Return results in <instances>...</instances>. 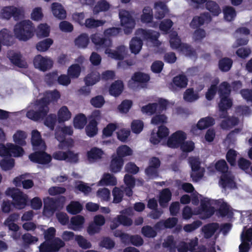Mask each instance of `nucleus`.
<instances>
[{
  "label": "nucleus",
  "mask_w": 252,
  "mask_h": 252,
  "mask_svg": "<svg viewBox=\"0 0 252 252\" xmlns=\"http://www.w3.org/2000/svg\"><path fill=\"white\" fill-rule=\"evenodd\" d=\"M60 92L57 90L51 91L47 93V95L45 96L40 99H37L35 102V105L37 110H29L27 114V117L34 121H37L43 119L47 115L49 111V105L51 101H57L60 98Z\"/></svg>",
  "instance_id": "1"
},
{
  "label": "nucleus",
  "mask_w": 252,
  "mask_h": 252,
  "mask_svg": "<svg viewBox=\"0 0 252 252\" xmlns=\"http://www.w3.org/2000/svg\"><path fill=\"white\" fill-rule=\"evenodd\" d=\"M231 85L227 81L222 82L218 88V93L220 98L219 108L221 111L230 109L232 106V99L230 98Z\"/></svg>",
  "instance_id": "2"
},
{
  "label": "nucleus",
  "mask_w": 252,
  "mask_h": 252,
  "mask_svg": "<svg viewBox=\"0 0 252 252\" xmlns=\"http://www.w3.org/2000/svg\"><path fill=\"white\" fill-rule=\"evenodd\" d=\"M34 28L30 20H23L14 27V34L19 40L26 41L33 36Z\"/></svg>",
  "instance_id": "3"
},
{
  "label": "nucleus",
  "mask_w": 252,
  "mask_h": 252,
  "mask_svg": "<svg viewBox=\"0 0 252 252\" xmlns=\"http://www.w3.org/2000/svg\"><path fill=\"white\" fill-rule=\"evenodd\" d=\"M5 194L12 198L13 205L16 208L22 209L27 205L28 196L18 189L8 188L5 191Z\"/></svg>",
  "instance_id": "4"
},
{
  "label": "nucleus",
  "mask_w": 252,
  "mask_h": 252,
  "mask_svg": "<svg viewBox=\"0 0 252 252\" xmlns=\"http://www.w3.org/2000/svg\"><path fill=\"white\" fill-rule=\"evenodd\" d=\"M65 246V243L59 237L44 242L39 246V252H58Z\"/></svg>",
  "instance_id": "5"
},
{
  "label": "nucleus",
  "mask_w": 252,
  "mask_h": 252,
  "mask_svg": "<svg viewBox=\"0 0 252 252\" xmlns=\"http://www.w3.org/2000/svg\"><path fill=\"white\" fill-rule=\"evenodd\" d=\"M40 149L41 150H37L31 153L29 156V159L33 163L42 165L49 164L52 161V156L46 153L43 148Z\"/></svg>",
  "instance_id": "6"
},
{
  "label": "nucleus",
  "mask_w": 252,
  "mask_h": 252,
  "mask_svg": "<svg viewBox=\"0 0 252 252\" xmlns=\"http://www.w3.org/2000/svg\"><path fill=\"white\" fill-rule=\"evenodd\" d=\"M189 162L191 167L192 172L190 177L192 181L197 182L199 181L204 175V171H199L201 162L198 158L191 157L189 158Z\"/></svg>",
  "instance_id": "7"
},
{
  "label": "nucleus",
  "mask_w": 252,
  "mask_h": 252,
  "mask_svg": "<svg viewBox=\"0 0 252 252\" xmlns=\"http://www.w3.org/2000/svg\"><path fill=\"white\" fill-rule=\"evenodd\" d=\"M119 17L121 25L126 28V33L130 32L135 26V21L129 11L122 9L119 12Z\"/></svg>",
  "instance_id": "8"
},
{
  "label": "nucleus",
  "mask_w": 252,
  "mask_h": 252,
  "mask_svg": "<svg viewBox=\"0 0 252 252\" xmlns=\"http://www.w3.org/2000/svg\"><path fill=\"white\" fill-rule=\"evenodd\" d=\"M187 139L185 132L181 130H178L172 133L168 138L167 146L172 149H177L180 147L182 142Z\"/></svg>",
  "instance_id": "9"
},
{
  "label": "nucleus",
  "mask_w": 252,
  "mask_h": 252,
  "mask_svg": "<svg viewBox=\"0 0 252 252\" xmlns=\"http://www.w3.org/2000/svg\"><path fill=\"white\" fill-rule=\"evenodd\" d=\"M198 212V214L202 216V219H206L210 218L214 214L215 208L211 206L210 200L206 198L201 200Z\"/></svg>",
  "instance_id": "10"
},
{
  "label": "nucleus",
  "mask_w": 252,
  "mask_h": 252,
  "mask_svg": "<svg viewBox=\"0 0 252 252\" xmlns=\"http://www.w3.org/2000/svg\"><path fill=\"white\" fill-rule=\"evenodd\" d=\"M33 63L36 68L42 71L50 69L53 65V62L51 59L43 57L41 55H36L33 59Z\"/></svg>",
  "instance_id": "11"
},
{
  "label": "nucleus",
  "mask_w": 252,
  "mask_h": 252,
  "mask_svg": "<svg viewBox=\"0 0 252 252\" xmlns=\"http://www.w3.org/2000/svg\"><path fill=\"white\" fill-rule=\"evenodd\" d=\"M7 57L15 66L21 68H26L28 67L27 63L22 59V56L20 53H16L13 51H9L7 53Z\"/></svg>",
  "instance_id": "12"
},
{
  "label": "nucleus",
  "mask_w": 252,
  "mask_h": 252,
  "mask_svg": "<svg viewBox=\"0 0 252 252\" xmlns=\"http://www.w3.org/2000/svg\"><path fill=\"white\" fill-rule=\"evenodd\" d=\"M91 39L92 42L99 48H107L112 45V41L110 39L104 37L103 35L98 33L93 34Z\"/></svg>",
  "instance_id": "13"
},
{
  "label": "nucleus",
  "mask_w": 252,
  "mask_h": 252,
  "mask_svg": "<svg viewBox=\"0 0 252 252\" xmlns=\"http://www.w3.org/2000/svg\"><path fill=\"white\" fill-rule=\"evenodd\" d=\"M1 17L7 20L13 17L15 20L19 19L21 15V10L13 6L4 7L0 12Z\"/></svg>",
  "instance_id": "14"
},
{
  "label": "nucleus",
  "mask_w": 252,
  "mask_h": 252,
  "mask_svg": "<svg viewBox=\"0 0 252 252\" xmlns=\"http://www.w3.org/2000/svg\"><path fill=\"white\" fill-rule=\"evenodd\" d=\"M169 134V129L165 126L161 125L158 127L157 136L154 132L151 133L150 141L154 145H157L161 139L166 138Z\"/></svg>",
  "instance_id": "15"
},
{
  "label": "nucleus",
  "mask_w": 252,
  "mask_h": 252,
  "mask_svg": "<svg viewBox=\"0 0 252 252\" xmlns=\"http://www.w3.org/2000/svg\"><path fill=\"white\" fill-rule=\"evenodd\" d=\"M105 52L108 54L109 57L116 60L121 61L124 60L126 55L127 49L124 45H120L118 46L115 50L107 48Z\"/></svg>",
  "instance_id": "16"
},
{
  "label": "nucleus",
  "mask_w": 252,
  "mask_h": 252,
  "mask_svg": "<svg viewBox=\"0 0 252 252\" xmlns=\"http://www.w3.org/2000/svg\"><path fill=\"white\" fill-rule=\"evenodd\" d=\"M212 20L210 14L208 12H204L200 14V16L193 17L190 26L192 29H197L202 26L205 22L209 23Z\"/></svg>",
  "instance_id": "17"
},
{
  "label": "nucleus",
  "mask_w": 252,
  "mask_h": 252,
  "mask_svg": "<svg viewBox=\"0 0 252 252\" xmlns=\"http://www.w3.org/2000/svg\"><path fill=\"white\" fill-rule=\"evenodd\" d=\"M65 197L61 196L57 198L47 197L44 200V207L51 211H55L60 206L61 202H63Z\"/></svg>",
  "instance_id": "18"
},
{
  "label": "nucleus",
  "mask_w": 252,
  "mask_h": 252,
  "mask_svg": "<svg viewBox=\"0 0 252 252\" xmlns=\"http://www.w3.org/2000/svg\"><path fill=\"white\" fill-rule=\"evenodd\" d=\"M135 34L142 37L144 39L156 41L159 37V33L152 30L138 29L136 31Z\"/></svg>",
  "instance_id": "19"
},
{
  "label": "nucleus",
  "mask_w": 252,
  "mask_h": 252,
  "mask_svg": "<svg viewBox=\"0 0 252 252\" xmlns=\"http://www.w3.org/2000/svg\"><path fill=\"white\" fill-rule=\"evenodd\" d=\"M31 142L34 150L43 148L46 150V146L44 141L42 139L40 132L37 130H33L32 132Z\"/></svg>",
  "instance_id": "20"
},
{
  "label": "nucleus",
  "mask_w": 252,
  "mask_h": 252,
  "mask_svg": "<svg viewBox=\"0 0 252 252\" xmlns=\"http://www.w3.org/2000/svg\"><path fill=\"white\" fill-rule=\"evenodd\" d=\"M219 184L222 188L224 189L226 187L233 188L236 186L234 177L228 171L221 174Z\"/></svg>",
  "instance_id": "21"
},
{
  "label": "nucleus",
  "mask_w": 252,
  "mask_h": 252,
  "mask_svg": "<svg viewBox=\"0 0 252 252\" xmlns=\"http://www.w3.org/2000/svg\"><path fill=\"white\" fill-rule=\"evenodd\" d=\"M155 17L158 20L163 19L169 12L166 4L162 1L156 2L154 4Z\"/></svg>",
  "instance_id": "22"
},
{
  "label": "nucleus",
  "mask_w": 252,
  "mask_h": 252,
  "mask_svg": "<svg viewBox=\"0 0 252 252\" xmlns=\"http://www.w3.org/2000/svg\"><path fill=\"white\" fill-rule=\"evenodd\" d=\"M51 10L57 18L63 20L66 17V12L63 5L58 2H53L51 5Z\"/></svg>",
  "instance_id": "23"
},
{
  "label": "nucleus",
  "mask_w": 252,
  "mask_h": 252,
  "mask_svg": "<svg viewBox=\"0 0 252 252\" xmlns=\"http://www.w3.org/2000/svg\"><path fill=\"white\" fill-rule=\"evenodd\" d=\"M124 164V158L113 155L109 167L110 171L114 173L119 172L121 170Z\"/></svg>",
  "instance_id": "24"
},
{
  "label": "nucleus",
  "mask_w": 252,
  "mask_h": 252,
  "mask_svg": "<svg viewBox=\"0 0 252 252\" xmlns=\"http://www.w3.org/2000/svg\"><path fill=\"white\" fill-rule=\"evenodd\" d=\"M219 228V224L217 222H212L204 225L202 230L204 236L206 239L212 237Z\"/></svg>",
  "instance_id": "25"
},
{
  "label": "nucleus",
  "mask_w": 252,
  "mask_h": 252,
  "mask_svg": "<svg viewBox=\"0 0 252 252\" xmlns=\"http://www.w3.org/2000/svg\"><path fill=\"white\" fill-rule=\"evenodd\" d=\"M217 214L218 216L222 218L227 217L228 218H231L233 216L231 207L225 202H223L220 204L217 211Z\"/></svg>",
  "instance_id": "26"
},
{
  "label": "nucleus",
  "mask_w": 252,
  "mask_h": 252,
  "mask_svg": "<svg viewBox=\"0 0 252 252\" xmlns=\"http://www.w3.org/2000/svg\"><path fill=\"white\" fill-rule=\"evenodd\" d=\"M188 79L184 74H179L175 76L171 83V86L176 88H185L188 85Z\"/></svg>",
  "instance_id": "27"
},
{
  "label": "nucleus",
  "mask_w": 252,
  "mask_h": 252,
  "mask_svg": "<svg viewBox=\"0 0 252 252\" xmlns=\"http://www.w3.org/2000/svg\"><path fill=\"white\" fill-rule=\"evenodd\" d=\"M0 40L4 45L11 46L14 43V37L10 32L6 29H3L0 31Z\"/></svg>",
  "instance_id": "28"
},
{
  "label": "nucleus",
  "mask_w": 252,
  "mask_h": 252,
  "mask_svg": "<svg viewBox=\"0 0 252 252\" xmlns=\"http://www.w3.org/2000/svg\"><path fill=\"white\" fill-rule=\"evenodd\" d=\"M239 120L236 117H228L221 121L220 126L223 130H228L238 125Z\"/></svg>",
  "instance_id": "29"
},
{
  "label": "nucleus",
  "mask_w": 252,
  "mask_h": 252,
  "mask_svg": "<svg viewBox=\"0 0 252 252\" xmlns=\"http://www.w3.org/2000/svg\"><path fill=\"white\" fill-rule=\"evenodd\" d=\"M7 146H9L8 157L11 156L20 157L22 156L24 154V150L21 146L10 143H7Z\"/></svg>",
  "instance_id": "30"
},
{
  "label": "nucleus",
  "mask_w": 252,
  "mask_h": 252,
  "mask_svg": "<svg viewBox=\"0 0 252 252\" xmlns=\"http://www.w3.org/2000/svg\"><path fill=\"white\" fill-rule=\"evenodd\" d=\"M124 89V84L122 81L117 80L110 86L109 90V94L114 96L120 95Z\"/></svg>",
  "instance_id": "31"
},
{
  "label": "nucleus",
  "mask_w": 252,
  "mask_h": 252,
  "mask_svg": "<svg viewBox=\"0 0 252 252\" xmlns=\"http://www.w3.org/2000/svg\"><path fill=\"white\" fill-rule=\"evenodd\" d=\"M233 60L228 57H223L218 62V68L222 72L229 71L233 65Z\"/></svg>",
  "instance_id": "32"
},
{
  "label": "nucleus",
  "mask_w": 252,
  "mask_h": 252,
  "mask_svg": "<svg viewBox=\"0 0 252 252\" xmlns=\"http://www.w3.org/2000/svg\"><path fill=\"white\" fill-rule=\"evenodd\" d=\"M215 123V119L210 116L200 119L196 124V127L199 130L206 129L213 126Z\"/></svg>",
  "instance_id": "33"
},
{
  "label": "nucleus",
  "mask_w": 252,
  "mask_h": 252,
  "mask_svg": "<svg viewBox=\"0 0 252 252\" xmlns=\"http://www.w3.org/2000/svg\"><path fill=\"white\" fill-rule=\"evenodd\" d=\"M172 193L170 190L168 189H164L160 192L159 197V203L162 207L167 206L168 202L171 199Z\"/></svg>",
  "instance_id": "34"
},
{
  "label": "nucleus",
  "mask_w": 252,
  "mask_h": 252,
  "mask_svg": "<svg viewBox=\"0 0 252 252\" xmlns=\"http://www.w3.org/2000/svg\"><path fill=\"white\" fill-rule=\"evenodd\" d=\"M110 4L106 0H98L93 8V13L97 14L101 12L108 11L110 8Z\"/></svg>",
  "instance_id": "35"
},
{
  "label": "nucleus",
  "mask_w": 252,
  "mask_h": 252,
  "mask_svg": "<svg viewBox=\"0 0 252 252\" xmlns=\"http://www.w3.org/2000/svg\"><path fill=\"white\" fill-rule=\"evenodd\" d=\"M117 179L116 177L110 173H104L101 180L99 182V184L101 186H115L117 184Z\"/></svg>",
  "instance_id": "36"
},
{
  "label": "nucleus",
  "mask_w": 252,
  "mask_h": 252,
  "mask_svg": "<svg viewBox=\"0 0 252 252\" xmlns=\"http://www.w3.org/2000/svg\"><path fill=\"white\" fill-rule=\"evenodd\" d=\"M73 129L71 126H65L61 128V131H57L55 133L56 139L61 142H65V136L66 135H71L73 134Z\"/></svg>",
  "instance_id": "37"
},
{
  "label": "nucleus",
  "mask_w": 252,
  "mask_h": 252,
  "mask_svg": "<svg viewBox=\"0 0 252 252\" xmlns=\"http://www.w3.org/2000/svg\"><path fill=\"white\" fill-rule=\"evenodd\" d=\"M143 45V41L140 38L133 37L129 44V48L132 53L137 54L140 51Z\"/></svg>",
  "instance_id": "38"
},
{
  "label": "nucleus",
  "mask_w": 252,
  "mask_h": 252,
  "mask_svg": "<svg viewBox=\"0 0 252 252\" xmlns=\"http://www.w3.org/2000/svg\"><path fill=\"white\" fill-rule=\"evenodd\" d=\"M100 79V74L97 71H92L85 77L84 81L87 86H91L94 85Z\"/></svg>",
  "instance_id": "39"
},
{
  "label": "nucleus",
  "mask_w": 252,
  "mask_h": 252,
  "mask_svg": "<svg viewBox=\"0 0 252 252\" xmlns=\"http://www.w3.org/2000/svg\"><path fill=\"white\" fill-rule=\"evenodd\" d=\"M98 123L95 120H91L88 125L86 126V134L90 137H93L97 134L98 132Z\"/></svg>",
  "instance_id": "40"
},
{
  "label": "nucleus",
  "mask_w": 252,
  "mask_h": 252,
  "mask_svg": "<svg viewBox=\"0 0 252 252\" xmlns=\"http://www.w3.org/2000/svg\"><path fill=\"white\" fill-rule=\"evenodd\" d=\"M27 135L26 132L23 130H19L13 135V138L14 142L21 146H24L26 145V139Z\"/></svg>",
  "instance_id": "41"
},
{
  "label": "nucleus",
  "mask_w": 252,
  "mask_h": 252,
  "mask_svg": "<svg viewBox=\"0 0 252 252\" xmlns=\"http://www.w3.org/2000/svg\"><path fill=\"white\" fill-rule=\"evenodd\" d=\"M205 7L214 16H218L221 12L220 8L218 4L213 0L207 1L205 3Z\"/></svg>",
  "instance_id": "42"
},
{
  "label": "nucleus",
  "mask_w": 252,
  "mask_h": 252,
  "mask_svg": "<svg viewBox=\"0 0 252 252\" xmlns=\"http://www.w3.org/2000/svg\"><path fill=\"white\" fill-rule=\"evenodd\" d=\"M71 114L66 106H62L58 112V122L60 123L68 121L71 118Z\"/></svg>",
  "instance_id": "43"
},
{
  "label": "nucleus",
  "mask_w": 252,
  "mask_h": 252,
  "mask_svg": "<svg viewBox=\"0 0 252 252\" xmlns=\"http://www.w3.org/2000/svg\"><path fill=\"white\" fill-rule=\"evenodd\" d=\"M150 79L148 74L141 72H136L131 77V80L137 83L145 84L147 83Z\"/></svg>",
  "instance_id": "44"
},
{
  "label": "nucleus",
  "mask_w": 252,
  "mask_h": 252,
  "mask_svg": "<svg viewBox=\"0 0 252 252\" xmlns=\"http://www.w3.org/2000/svg\"><path fill=\"white\" fill-rule=\"evenodd\" d=\"M49 33L50 27L46 23L39 24L36 30V36L39 38L48 37Z\"/></svg>",
  "instance_id": "45"
},
{
  "label": "nucleus",
  "mask_w": 252,
  "mask_h": 252,
  "mask_svg": "<svg viewBox=\"0 0 252 252\" xmlns=\"http://www.w3.org/2000/svg\"><path fill=\"white\" fill-rule=\"evenodd\" d=\"M153 19L152 9L150 6H145L143 9L141 16V20L144 23H150Z\"/></svg>",
  "instance_id": "46"
},
{
  "label": "nucleus",
  "mask_w": 252,
  "mask_h": 252,
  "mask_svg": "<svg viewBox=\"0 0 252 252\" xmlns=\"http://www.w3.org/2000/svg\"><path fill=\"white\" fill-rule=\"evenodd\" d=\"M87 123L86 116L82 113L76 115L73 120V125L75 128L82 129Z\"/></svg>",
  "instance_id": "47"
},
{
  "label": "nucleus",
  "mask_w": 252,
  "mask_h": 252,
  "mask_svg": "<svg viewBox=\"0 0 252 252\" xmlns=\"http://www.w3.org/2000/svg\"><path fill=\"white\" fill-rule=\"evenodd\" d=\"M83 209L82 205L78 201H72L66 207L67 211L70 214L76 215Z\"/></svg>",
  "instance_id": "48"
},
{
  "label": "nucleus",
  "mask_w": 252,
  "mask_h": 252,
  "mask_svg": "<svg viewBox=\"0 0 252 252\" xmlns=\"http://www.w3.org/2000/svg\"><path fill=\"white\" fill-rule=\"evenodd\" d=\"M224 18L225 20L230 22L233 21L236 16V12L233 7L226 6L223 9Z\"/></svg>",
  "instance_id": "49"
},
{
  "label": "nucleus",
  "mask_w": 252,
  "mask_h": 252,
  "mask_svg": "<svg viewBox=\"0 0 252 252\" xmlns=\"http://www.w3.org/2000/svg\"><path fill=\"white\" fill-rule=\"evenodd\" d=\"M53 43V39L47 38L38 42L36 45V48L39 51L45 52L48 50Z\"/></svg>",
  "instance_id": "50"
},
{
  "label": "nucleus",
  "mask_w": 252,
  "mask_h": 252,
  "mask_svg": "<svg viewBox=\"0 0 252 252\" xmlns=\"http://www.w3.org/2000/svg\"><path fill=\"white\" fill-rule=\"evenodd\" d=\"M103 151L97 148L94 147L87 152V157L89 160H95L101 158Z\"/></svg>",
  "instance_id": "51"
},
{
  "label": "nucleus",
  "mask_w": 252,
  "mask_h": 252,
  "mask_svg": "<svg viewBox=\"0 0 252 252\" xmlns=\"http://www.w3.org/2000/svg\"><path fill=\"white\" fill-rule=\"evenodd\" d=\"M81 72V68L80 65L75 63L68 67L67 74L71 78H77L80 76Z\"/></svg>",
  "instance_id": "52"
},
{
  "label": "nucleus",
  "mask_w": 252,
  "mask_h": 252,
  "mask_svg": "<svg viewBox=\"0 0 252 252\" xmlns=\"http://www.w3.org/2000/svg\"><path fill=\"white\" fill-rule=\"evenodd\" d=\"M105 23V21L95 20L91 18L85 20L84 25L88 28L93 29L102 26Z\"/></svg>",
  "instance_id": "53"
},
{
  "label": "nucleus",
  "mask_w": 252,
  "mask_h": 252,
  "mask_svg": "<svg viewBox=\"0 0 252 252\" xmlns=\"http://www.w3.org/2000/svg\"><path fill=\"white\" fill-rule=\"evenodd\" d=\"M158 104L157 103H150L147 105L142 106L141 110L143 113L152 115L156 113L157 111H158Z\"/></svg>",
  "instance_id": "54"
},
{
  "label": "nucleus",
  "mask_w": 252,
  "mask_h": 252,
  "mask_svg": "<svg viewBox=\"0 0 252 252\" xmlns=\"http://www.w3.org/2000/svg\"><path fill=\"white\" fill-rule=\"evenodd\" d=\"M89 42L88 35L86 33H82L75 40V45L79 48H86Z\"/></svg>",
  "instance_id": "55"
},
{
  "label": "nucleus",
  "mask_w": 252,
  "mask_h": 252,
  "mask_svg": "<svg viewBox=\"0 0 252 252\" xmlns=\"http://www.w3.org/2000/svg\"><path fill=\"white\" fill-rule=\"evenodd\" d=\"M117 156L123 158L125 157L132 155V150L127 145H122L117 148Z\"/></svg>",
  "instance_id": "56"
},
{
  "label": "nucleus",
  "mask_w": 252,
  "mask_h": 252,
  "mask_svg": "<svg viewBox=\"0 0 252 252\" xmlns=\"http://www.w3.org/2000/svg\"><path fill=\"white\" fill-rule=\"evenodd\" d=\"M118 128V125L116 123H109L103 129L102 135L104 137H111L113 132Z\"/></svg>",
  "instance_id": "57"
},
{
  "label": "nucleus",
  "mask_w": 252,
  "mask_h": 252,
  "mask_svg": "<svg viewBox=\"0 0 252 252\" xmlns=\"http://www.w3.org/2000/svg\"><path fill=\"white\" fill-rule=\"evenodd\" d=\"M169 42L170 46L173 49L179 48L181 49V46L183 45L177 33H173L170 34Z\"/></svg>",
  "instance_id": "58"
},
{
  "label": "nucleus",
  "mask_w": 252,
  "mask_h": 252,
  "mask_svg": "<svg viewBox=\"0 0 252 252\" xmlns=\"http://www.w3.org/2000/svg\"><path fill=\"white\" fill-rule=\"evenodd\" d=\"M22 239L25 247H27L30 245L35 244L38 240V238L35 236H32L29 233H27L23 235Z\"/></svg>",
  "instance_id": "59"
},
{
  "label": "nucleus",
  "mask_w": 252,
  "mask_h": 252,
  "mask_svg": "<svg viewBox=\"0 0 252 252\" xmlns=\"http://www.w3.org/2000/svg\"><path fill=\"white\" fill-rule=\"evenodd\" d=\"M184 99L187 102H193L198 98V96L195 94L192 88L188 89L184 94Z\"/></svg>",
  "instance_id": "60"
},
{
  "label": "nucleus",
  "mask_w": 252,
  "mask_h": 252,
  "mask_svg": "<svg viewBox=\"0 0 252 252\" xmlns=\"http://www.w3.org/2000/svg\"><path fill=\"white\" fill-rule=\"evenodd\" d=\"M132 106V101L131 100L125 99L118 105V109L121 113H127Z\"/></svg>",
  "instance_id": "61"
},
{
  "label": "nucleus",
  "mask_w": 252,
  "mask_h": 252,
  "mask_svg": "<svg viewBox=\"0 0 252 252\" xmlns=\"http://www.w3.org/2000/svg\"><path fill=\"white\" fill-rule=\"evenodd\" d=\"M141 233L147 238H154L157 235L156 230L150 225L144 226L141 229Z\"/></svg>",
  "instance_id": "62"
},
{
  "label": "nucleus",
  "mask_w": 252,
  "mask_h": 252,
  "mask_svg": "<svg viewBox=\"0 0 252 252\" xmlns=\"http://www.w3.org/2000/svg\"><path fill=\"white\" fill-rule=\"evenodd\" d=\"M162 247L164 248H167L170 252H175L176 249V242L172 236H169L167 239L164 240L162 243Z\"/></svg>",
  "instance_id": "63"
},
{
  "label": "nucleus",
  "mask_w": 252,
  "mask_h": 252,
  "mask_svg": "<svg viewBox=\"0 0 252 252\" xmlns=\"http://www.w3.org/2000/svg\"><path fill=\"white\" fill-rule=\"evenodd\" d=\"M112 195L113 196V203H120L124 197V192L120 188L115 187L112 190Z\"/></svg>",
  "instance_id": "64"
}]
</instances>
